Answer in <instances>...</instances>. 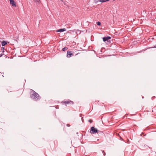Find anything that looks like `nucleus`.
Returning a JSON list of instances; mask_svg holds the SVG:
<instances>
[{
	"label": "nucleus",
	"instance_id": "obj_1",
	"mask_svg": "<svg viewBox=\"0 0 156 156\" xmlns=\"http://www.w3.org/2000/svg\"><path fill=\"white\" fill-rule=\"evenodd\" d=\"M32 91L31 92L30 97L34 101H37L40 99V97L39 95L36 92L32 90Z\"/></svg>",
	"mask_w": 156,
	"mask_h": 156
},
{
	"label": "nucleus",
	"instance_id": "obj_2",
	"mask_svg": "<svg viewBox=\"0 0 156 156\" xmlns=\"http://www.w3.org/2000/svg\"><path fill=\"white\" fill-rule=\"evenodd\" d=\"M90 133L92 134H94L97 133L98 134L100 133L101 132L98 130L97 128L94 127L92 126L91 128Z\"/></svg>",
	"mask_w": 156,
	"mask_h": 156
},
{
	"label": "nucleus",
	"instance_id": "obj_3",
	"mask_svg": "<svg viewBox=\"0 0 156 156\" xmlns=\"http://www.w3.org/2000/svg\"><path fill=\"white\" fill-rule=\"evenodd\" d=\"M61 104L62 105H66V106L67 104H71V105L73 104L74 102L73 101L69 100L68 101H64L62 102Z\"/></svg>",
	"mask_w": 156,
	"mask_h": 156
},
{
	"label": "nucleus",
	"instance_id": "obj_4",
	"mask_svg": "<svg viewBox=\"0 0 156 156\" xmlns=\"http://www.w3.org/2000/svg\"><path fill=\"white\" fill-rule=\"evenodd\" d=\"M10 1V3L11 5L13 7H16V5L15 2L13 0H9Z\"/></svg>",
	"mask_w": 156,
	"mask_h": 156
},
{
	"label": "nucleus",
	"instance_id": "obj_5",
	"mask_svg": "<svg viewBox=\"0 0 156 156\" xmlns=\"http://www.w3.org/2000/svg\"><path fill=\"white\" fill-rule=\"evenodd\" d=\"M67 57L68 58L71 57L73 55V53H72V52L69 51H67Z\"/></svg>",
	"mask_w": 156,
	"mask_h": 156
},
{
	"label": "nucleus",
	"instance_id": "obj_6",
	"mask_svg": "<svg viewBox=\"0 0 156 156\" xmlns=\"http://www.w3.org/2000/svg\"><path fill=\"white\" fill-rule=\"evenodd\" d=\"M110 39H111V37L109 36H108L107 37H105L103 38V40L104 42H105L107 41H108V40Z\"/></svg>",
	"mask_w": 156,
	"mask_h": 156
},
{
	"label": "nucleus",
	"instance_id": "obj_7",
	"mask_svg": "<svg viewBox=\"0 0 156 156\" xmlns=\"http://www.w3.org/2000/svg\"><path fill=\"white\" fill-rule=\"evenodd\" d=\"M66 30V29L65 28L61 29L59 30H58L57 31V32H62L64 31H65Z\"/></svg>",
	"mask_w": 156,
	"mask_h": 156
},
{
	"label": "nucleus",
	"instance_id": "obj_8",
	"mask_svg": "<svg viewBox=\"0 0 156 156\" xmlns=\"http://www.w3.org/2000/svg\"><path fill=\"white\" fill-rule=\"evenodd\" d=\"M7 44V42L5 41H3L2 42V46H5Z\"/></svg>",
	"mask_w": 156,
	"mask_h": 156
},
{
	"label": "nucleus",
	"instance_id": "obj_9",
	"mask_svg": "<svg viewBox=\"0 0 156 156\" xmlns=\"http://www.w3.org/2000/svg\"><path fill=\"white\" fill-rule=\"evenodd\" d=\"M68 49V48H67V47H65L62 48V50L63 51H64L66 50H67Z\"/></svg>",
	"mask_w": 156,
	"mask_h": 156
},
{
	"label": "nucleus",
	"instance_id": "obj_10",
	"mask_svg": "<svg viewBox=\"0 0 156 156\" xmlns=\"http://www.w3.org/2000/svg\"><path fill=\"white\" fill-rule=\"evenodd\" d=\"M99 2H101L103 3L104 2H107V0H100L99 1Z\"/></svg>",
	"mask_w": 156,
	"mask_h": 156
},
{
	"label": "nucleus",
	"instance_id": "obj_11",
	"mask_svg": "<svg viewBox=\"0 0 156 156\" xmlns=\"http://www.w3.org/2000/svg\"><path fill=\"white\" fill-rule=\"evenodd\" d=\"M97 24L98 26H100L101 24V23L100 22H98L97 23Z\"/></svg>",
	"mask_w": 156,
	"mask_h": 156
},
{
	"label": "nucleus",
	"instance_id": "obj_12",
	"mask_svg": "<svg viewBox=\"0 0 156 156\" xmlns=\"http://www.w3.org/2000/svg\"><path fill=\"white\" fill-rule=\"evenodd\" d=\"M101 151L102 152L104 156H105L106 153L104 151Z\"/></svg>",
	"mask_w": 156,
	"mask_h": 156
},
{
	"label": "nucleus",
	"instance_id": "obj_13",
	"mask_svg": "<svg viewBox=\"0 0 156 156\" xmlns=\"http://www.w3.org/2000/svg\"><path fill=\"white\" fill-rule=\"evenodd\" d=\"M35 2H39L40 1V0H33Z\"/></svg>",
	"mask_w": 156,
	"mask_h": 156
},
{
	"label": "nucleus",
	"instance_id": "obj_14",
	"mask_svg": "<svg viewBox=\"0 0 156 156\" xmlns=\"http://www.w3.org/2000/svg\"><path fill=\"white\" fill-rule=\"evenodd\" d=\"M88 121L90 123H92L93 122L92 120L91 119L89 120Z\"/></svg>",
	"mask_w": 156,
	"mask_h": 156
},
{
	"label": "nucleus",
	"instance_id": "obj_15",
	"mask_svg": "<svg viewBox=\"0 0 156 156\" xmlns=\"http://www.w3.org/2000/svg\"><path fill=\"white\" fill-rule=\"evenodd\" d=\"M67 126H68V127H69L70 126V125L69 124H67V125H66Z\"/></svg>",
	"mask_w": 156,
	"mask_h": 156
},
{
	"label": "nucleus",
	"instance_id": "obj_16",
	"mask_svg": "<svg viewBox=\"0 0 156 156\" xmlns=\"http://www.w3.org/2000/svg\"><path fill=\"white\" fill-rule=\"evenodd\" d=\"M98 1H97V0H95L94 1V2H95V3H97L98 2Z\"/></svg>",
	"mask_w": 156,
	"mask_h": 156
},
{
	"label": "nucleus",
	"instance_id": "obj_17",
	"mask_svg": "<svg viewBox=\"0 0 156 156\" xmlns=\"http://www.w3.org/2000/svg\"><path fill=\"white\" fill-rule=\"evenodd\" d=\"M3 55H4V54H0V57H1V56H2Z\"/></svg>",
	"mask_w": 156,
	"mask_h": 156
},
{
	"label": "nucleus",
	"instance_id": "obj_18",
	"mask_svg": "<svg viewBox=\"0 0 156 156\" xmlns=\"http://www.w3.org/2000/svg\"><path fill=\"white\" fill-rule=\"evenodd\" d=\"M2 50H3V53L4 52V51H3V49H4V48L3 47H2ZM2 49H1V50Z\"/></svg>",
	"mask_w": 156,
	"mask_h": 156
},
{
	"label": "nucleus",
	"instance_id": "obj_19",
	"mask_svg": "<svg viewBox=\"0 0 156 156\" xmlns=\"http://www.w3.org/2000/svg\"><path fill=\"white\" fill-rule=\"evenodd\" d=\"M63 2H64V4L65 5H66L64 1H63Z\"/></svg>",
	"mask_w": 156,
	"mask_h": 156
},
{
	"label": "nucleus",
	"instance_id": "obj_20",
	"mask_svg": "<svg viewBox=\"0 0 156 156\" xmlns=\"http://www.w3.org/2000/svg\"><path fill=\"white\" fill-rule=\"evenodd\" d=\"M154 48H156V45L154 46Z\"/></svg>",
	"mask_w": 156,
	"mask_h": 156
},
{
	"label": "nucleus",
	"instance_id": "obj_21",
	"mask_svg": "<svg viewBox=\"0 0 156 156\" xmlns=\"http://www.w3.org/2000/svg\"><path fill=\"white\" fill-rule=\"evenodd\" d=\"M61 1H62V2H63V0H60Z\"/></svg>",
	"mask_w": 156,
	"mask_h": 156
},
{
	"label": "nucleus",
	"instance_id": "obj_22",
	"mask_svg": "<svg viewBox=\"0 0 156 156\" xmlns=\"http://www.w3.org/2000/svg\"><path fill=\"white\" fill-rule=\"evenodd\" d=\"M82 115V114H80V115Z\"/></svg>",
	"mask_w": 156,
	"mask_h": 156
}]
</instances>
